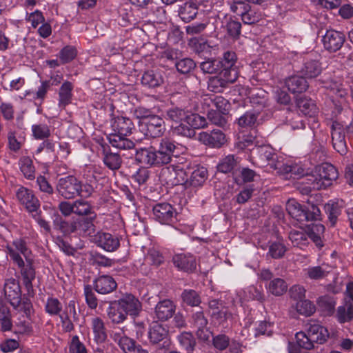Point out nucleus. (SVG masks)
Wrapping results in <instances>:
<instances>
[{
  "label": "nucleus",
  "instance_id": "obj_13",
  "mask_svg": "<svg viewBox=\"0 0 353 353\" xmlns=\"http://www.w3.org/2000/svg\"><path fill=\"white\" fill-rule=\"evenodd\" d=\"M172 261L174 266L180 271L192 274L196 270V256L190 253L176 254L172 256Z\"/></svg>",
  "mask_w": 353,
  "mask_h": 353
},
{
  "label": "nucleus",
  "instance_id": "obj_30",
  "mask_svg": "<svg viewBox=\"0 0 353 353\" xmlns=\"http://www.w3.org/2000/svg\"><path fill=\"white\" fill-rule=\"evenodd\" d=\"M208 178V170L204 167H196L190 174V178L187 177L185 188L189 187H201L205 182Z\"/></svg>",
  "mask_w": 353,
  "mask_h": 353
},
{
  "label": "nucleus",
  "instance_id": "obj_61",
  "mask_svg": "<svg viewBox=\"0 0 353 353\" xmlns=\"http://www.w3.org/2000/svg\"><path fill=\"white\" fill-rule=\"evenodd\" d=\"M181 346L188 352L194 351L196 346V341L190 332H184L178 336Z\"/></svg>",
  "mask_w": 353,
  "mask_h": 353
},
{
  "label": "nucleus",
  "instance_id": "obj_15",
  "mask_svg": "<svg viewBox=\"0 0 353 353\" xmlns=\"http://www.w3.org/2000/svg\"><path fill=\"white\" fill-rule=\"evenodd\" d=\"M345 41V36L343 32L332 29L327 30L322 39L325 49L330 52L340 50Z\"/></svg>",
  "mask_w": 353,
  "mask_h": 353
},
{
  "label": "nucleus",
  "instance_id": "obj_50",
  "mask_svg": "<svg viewBox=\"0 0 353 353\" xmlns=\"http://www.w3.org/2000/svg\"><path fill=\"white\" fill-rule=\"evenodd\" d=\"M20 170L23 176L30 180L35 177V168L33 161L29 157H23L19 160Z\"/></svg>",
  "mask_w": 353,
  "mask_h": 353
},
{
  "label": "nucleus",
  "instance_id": "obj_58",
  "mask_svg": "<svg viewBox=\"0 0 353 353\" xmlns=\"http://www.w3.org/2000/svg\"><path fill=\"white\" fill-rule=\"evenodd\" d=\"M176 70L183 74H189L196 68V63L190 58H183L174 62Z\"/></svg>",
  "mask_w": 353,
  "mask_h": 353
},
{
  "label": "nucleus",
  "instance_id": "obj_41",
  "mask_svg": "<svg viewBox=\"0 0 353 353\" xmlns=\"http://www.w3.org/2000/svg\"><path fill=\"white\" fill-rule=\"evenodd\" d=\"M317 304L325 316H331L334 314L336 300L333 296L325 295L319 298Z\"/></svg>",
  "mask_w": 353,
  "mask_h": 353
},
{
  "label": "nucleus",
  "instance_id": "obj_3",
  "mask_svg": "<svg viewBox=\"0 0 353 353\" xmlns=\"http://www.w3.org/2000/svg\"><path fill=\"white\" fill-rule=\"evenodd\" d=\"M316 175L310 176V181H312V187H306L303 189L304 193L308 194L311 188L313 189H326L331 186L333 181H336L339 176V172L336 168L330 163H323L315 168Z\"/></svg>",
  "mask_w": 353,
  "mask_h": 353
},
{
  "label": "nucleus",
  "instance_id": "obj_37",
  "mask_svg": "<svg viewBox=\"0 0 353 353\" xmlns=\"http://www.w3.org/2000/svg\"><path fill=\"white\" fill-rule=\"evenodd\" d=\"M335 318L341 324L353 321V303H347L345 305L339 306L336 310Z\"/></svg>",
  "mask_w": 353,
  "mask_h": 353
},
{
  "label": "nucleus",
  "instance_id": "obj_7",
  "mask_svg": "<svg viewBox=\"0 0 353 353\" xmlns=\"http://www.w3.org/2000/svg\"><path fill=\"white\" fill-rule=\"evenodd\" d=\"M81 181L74 175L60 178L57 181L56 190L65 199H72L80 195Z\"/></svg>",
  "mask_w": 353,
  "mask_h": 353
},
{
  "label": "nucleus",
  "instance_id": "obj_25",
  "mask_svg": "<svg viewBox=\"0 0 353 353\" xmlns=\"http://www.w3.org/2000/svg\"><path fill=\"white\" fill-rule=\"evenodd\" d=\"M101 154L102 161L108 169L115 171L121 168L123 162L121 156L117 152H112L109 145H102Z\"/></svg>",
  "mask_w": 353,
  "mask_h": 353
},
{
  "label": "nucleus",
  "instance_id": "obj_2",
  "mask_svg": "<svg viewBox=\"0 0 353 353\" xmlns=\"http://www.w3.org/2000/svg\"><path fill=\"white\" fill-rule=\"evenodd\" d=\"M6 252L13 262L20 268L23 284L27 290L28 295L33 296L34 291L32 281L34 280L36 276V271L33 265L34 260L32 259H27L26 261V264H25L20 254L17 252L10 245L6 246Z\"/></svg>",
  "mask_w": 353,
  "mask_h": 353
},
{
  "label": "nucleus",
  "instance_id": "obj_20",
  "mask_svg": "<svg viewBox=\"0 0 353 353\" xmlns=\"http://www.w3.org/2000/svg\"><path fill=\"white\" fill-rule=\"evenodd\" d=\"M141 83L148 88H159L164 83V72L159 68L148 70L142 74Z\"/></svg>",
  "mask_w": 353,
  "mask_h": 353
},
{
  "label": "nucleus",
  "instance_id": "obj_34",
  "mask_svg": "<svg viewBox=\"0 0 353 353\" xmlns=\"http://www.w3.org/2000/svg\"><path fill=\"white\" fill-rule=\"evenodd\" d=\"M228 36L234 41L239 40L241 34V23L238 19L229 17L226 19L225 24L223 26Z\"/></svg>",
  "mask_w": 353,
  "mask_h": 353
},
{
  "label": "nucleus",
  "instance_id": "obj_19",
  "mask_svg": "<svg viewBox=\"0 0 353 353\" xmlns=\"http://www.w3.org/2000/svg\"><path fill=\"white\" fill-rule=\"evenodd\" d=\"M16 196L29 212L34 213L39 209L40 202L31 190L21 187L17 191Z\"/></svg>",
  "mask_w": 353,
  "mask_h": 353
},
{
  "label": "nucleus",
  "instance_id": "obj_46",
  "mask_svg": "<svg viewBox=\"0 0 353 353\" xmlns=\"http://www.w3.org/2000/svg\"><path fill=\"white\" fill-rule=\"evenodd\" d=\"M219 59L208 58L200 63L199 68L204 74H216L221 71Z\"/></svg>",
  "mask_w": 353,
  "mask_h": 353
},
{
  "label": "nucleus",
  "instance_id": "obj_54",
  "mask_svg": "<svg viewBox=\"0 0 353 353\" xmlns=\"http://www.w3.org/2000/svg\"><path fill=\"white\" fill-rule=\"evenodd\" d=\"M237 166V161L234 155H228L223 158L217 165V170L223 173L235 172L234 169Z\"/></svg>",
  "mask_w": 353,
  "mask_h": 353
},
{
  "label": "nucleus",
  "instance_id": "obj_53",
  "mask_svg": "<svg viewBox=\"0 0 353 353\" xmlns=\"http://www.w3.org/2000/svg\"><path fill=\"white\" fill-rule=\"evenodd\" d=\"M159 150L168 157L169 160L172 161V157L174 156V153L177 149L175 141L165 137L160 140L159 146L157 148Z\"/></svg>",
  "mask_w": 353,
  "mask_h": 353
},
{
  "label": "nucleus",
  "instance_id": "obj_64",
  "mask_svg": "<svg viewBox=\"0 0 353 353\" xmlns=\"http://www.w3.org/2000/svg\"><path fill=\"white\" fill-rule=\"evenodd\" d=\"M228 4L230 11L241 17L250 7L249 3L245 0H232Z\"/></svg>",
  "mask_w": 353,
  "mask_h": 353
},
{
  "label": "nucleus",
  "instance_id": "obj_63",
  "mask_svg": "<svg viewBox=\"0 0 353 353\" xmlns=\"http://www.w3.org/2000/svg\"><path fill=\"white\" fill-rule=\"evenodd\" d=\"M287 251L285 245L279 241H274L270 243L268 254L272 259H279L282 258Z\"/></svg>",
  "mask_w": 353,
  "mask_h": 353
},
{
  "label": "nucleus",
  "instance_id": "obj_62",
  "mask_svg": "<svg viewBox=\"0 0 353 353\" xmlns=\"http://www.w3.org/2000/svg\"><path fill=\"white\" fill-rule=\"evenodd\" d=\"M210 315L213 320L216 321L219 325L223 327L225 326V323L228 320L232 319V314L230 312L227 306L215 312H211Z\"/></svg>",
  "mask_w": 353,
  "mask_h": 353
},
{
  "label": "nucleus",
  "instance_id": "obj_52",
  "mask_svg": "<svg viewBox=\"0 0 353 353\" xmlns=\"http://www.w3.org/2000/svg\"><path fill=\"white\" fill-rule=\"evenodd\" d=\"M256 176V172L248 168H242L239 176L236 175V172H233V178L236 184L252 182Z\"/></svg>",
  "mask_w": 353,
  "mask_h": 353
},
{
  "label": "nucleus",
  "instance_id": "obj_12",
  "mask_svg": "<svg viewBox=\"0 0 353 353\" xmlns=\"http://www.w3.org/2000/svg\"><path fill=\"white\" fill-rule=\"evenodd\" d=\"M4 295L14 308H17L21 301V290L19 282L14 278L6 280L4 284Z\"/></svg>",
  "mask_w": 353,
  "mask_h": 353
},
{
  "label": "nucleus",
  "instance_id": "obj_5",
  "mask_svg": "<svg viewBox=\"0 0 353 353\" xmlns=\"http://www.w3.org/2000/svg\"><path fill=\"white\" fill-rule=\"evenodd\" d=\"M136 160L150 167H161L171 162L162 151L154 146L136 150Z\"/></svg>",
  "mask_w": 353,
  "mask_h": 353
},
{
  "label": "nucleus",
  "instance_id": "obj_11",
  "mask_svg": "<svg viewBox=\"0 0 353 353\" xmlns=\"http://www.w3.org/2000/svg\"><path fill=\"white\" fill-rule=\"evenodd\" d=\"M332 143L334 150L341 155L347 152V146L342 123L333 121L331 125Z\"/></svg>",
  "mask_w": 353,
  "mask_h": 353
},
{
  "label": "nucleus",
  "instance_id": "obj_23",
  "mask_svg": "<svg viewBox=\"0 0 353 353\" xmlns=\"http://www.w3.org/2000/svg\"><path fill=\"white\" fill-rule=\"evenodd\" d=\"M176 305L170 299L160 301L154 308L155 317L161 321H165L173 316L175 313Z\"/></svg>",
  "mask_w": 353,
  "mask_h": 353
},
{
  "label": "nucleus",
  "instance_id": "obj_26",
  "mask_svg": "<svg viewBox=\"0 0 353 353\" xmlns=\"http://www.w3.org/2000/svg\"><path fill=\"white\" fill-rule=\"evenodd\" d=\"M97 219V214L92 213L90 216H83L75 220L77 232L83 235L94 236L96 234V225L94 221Z\"/></svg>",
  "mask_w": 353,
  "mask_h": 353
},
{
  "label": "nucleus",
  "instance_id": "obj_33",
  "mask_svg": "<svg viewBox=\"0 0 353 353\" xmlns=\"http://www.w3.org/2000/svg\"><path fill=\"white\" fill-rule=\"evenodd\" d=\"M322 72L321 63L314 59L307 60L303 63L301 70V74L308 79H313L318 77Z\"/></svg>",
  "mask_w": 353,
  "mask_h": 353
},
{
  "label": "nucleus",
  "instance_id": "obj_31",
  "mask_svg": "<svg viewBox=\"0 0 353 353\" xmlns=\"http://www.w3.org/2000/svg\"><path fill=\"white\" fill-rule=\"evenodd\" d=\"M285 85L292 93H302L308 88V83L303 76H292L285 81Z\"/></svg>",
  "mask_w": 353,
  "mask_h": 353
},
{
  "label": "nucleus",
  "instance_id": "obj_6",
  "mask_svg": "<svg viewBox=\"0 0 353 353\" xmlns=\"http://www.w3.org/2000/svg\"><path fill=\"white\" fill-rule=\"evenodd\" d=\"M188 174L181 164L170 165L161 170L160 177L168 185H183L185 187Z\"/></svg>",
  "mask_w": 353,
  "mask_h": 353
},
{
  "label": "nucleus",
  "instance_id": "obj_45",
  "mask_svg": "<svg viewBox=\"0 0 353 353\" xmlns=\"http://www.w3.org/2000/svg\"><path fill=\"white\" fill-rule=\"evenodd\" d=\"M268 291L272 294L279 296L287 292L288 285L286 281L281 278H274L266 285Z\"/></svg>",
  "mask_w": 353,
  "mask_h": 353
},
{
  "label": "nucleus",
  "instance_id": "obj_43",
  "mask_svg": "<svg viewBox=\"0 0 353 353\" xmlns=\"http://www.w3.org/2000/svg\"><path fill=\"white\" fill-rule=\"evenodd\" d=\"M278 172L290 174V177H293L294 179H299L307 175L302 166L298 164H284L283 162L281 168L278 169Z\"/></svg>",
  "mask_w": 353,
  "mask_h": 353
},
{
  "label": "nucleus",
  "instance_id": "obj_51",
  "mask_svg": "<svg viewBox=\"0 0 353 353\" xmlns=\"http://www.w3.org/2000/svg\"><path fill=\"white\" fill-rule=\"evenodd\" d=\"M255 141L256 137L251 134H243L238 138L235 145L239 150H248L253 153L254 148L257 147Z\"/></svg>",
  "mask_w": 353,
  "mask_h": 353
},
{
  "label": "nucleus",
  "instance_id": "obj_35",
  "mask_svg": "<svg viewBox=\"0 0 353 353\" xmlns=\"http://www.w3.org/2000/svg\"><path fill=\"white\" fill-rule=\"evenodd\" d=\"M12 327L11 313L7 303L0 297V330L10 331Z\"/></svg>",
  "mask_w": 353,
  "mask_h": 353
},
{
  "label": "nucleus",
  "instance_id": "obj_21",
  "mask_svg": "<svg viewBox=\"0 0 353 353\" xmlns=\"http://www.w3.org/2000/svg\"><path fill=\"white\" fill-rule=\"evenodd\" d=\"M198 139L206 145L217 148H221L226 141L224 133L220 130L201 132L199 134Z\"/></svg>",
  "mask_w": 353,
  "mask_h": 353
},
{
  "label": "nucleus",
  "instance_id": "obj_24",
  "mask_svg": "<svg viewBox=\"0 0 353 353\" xmlns=\"http://www.w3.org/2000/svg\"><path fill=\"white\" fill-rule=\"evenodd\" d=\"M117 288V283L114 279L109 275H101L93 281V288L97 292L101 294H107L114 291Z\"/></svg>",
  "mask_w": 353,
  "mask_h": 353
},
{
  "label": "nucleus",
  "instance_id": "obj_14",
  "mask_svg": "<svg viewBox=\"0 0 353 353\" xmlns=\"http://www.w3.org/2000/svg\"><path fill=\"white\" fill-rule=\"evenodd\" d=\"M236 78L223 72H219L214 77H211L208 81V89L213 92L221 93L229 86L230 84L234 83Z\"/></svg>",
  "mask_w": 353,
  "mask_h": 353
},
{
  "label": "nucleus",
  "instance_id": "obj_59",
  "mask_svg": "<svg viewBox=\"0 0 353 353\" xmlns=\"http://www.w3.org/2000/svg\"><path fill=\"white\" fill-rule=\"evenodd\" d=\"M258 117V112L247 111L238 119L237 123L241 128L253 127L256 122Z\"/></svg>",
  "mask_w": 353,
  "mask_h": 353
},
{
  "label": "nucleus",
  "instance_id": "obj_55",
  "mask_svg": "<svg viewBox=\"0 0 353 353\" xmlns=\"http://www.w3.org/2000/svg\"><path fill=\"white\" fill-rule=\"evenodd\" d=\"M273 334V324L269 321H262L255 324L254 330V337L260 336H270Z\"/></svg>",
  "mask_w": 353,
  "mask_h": 353
},
{
  "label": "nucleus",
  "instance_id": "obj_10",
  "mask_svg": "<svg viewBox=\"0 0 353 353\" xmlns=\"http://www.w3.org/2000/svg\"><path fill=\"white\" fill-rule=\"evenodd\" d=\"M140 127L145 137L153 139L161 137L166 130L165 121L159 115L148 121H141Z\"/></svg>",
  "mask_w": 353,
  "mask_h": 353
},
{
  "label": "nucleus",
  "instance_id": "obj_39",
  "mask_svg": "<svg viewBox=\"0 0 353 353\" xmlns=\"http://www.w3.org/2000/svg\"><path fill=\"white\" fill-rule=\"evenodd\" d=\"M73 85L71 82L65 81L63 83L59 91V106L65 108L72 101Z\"/></svg>",
  "mask_w": 353,
  "mask_h": 353
},
{
  "label": "nucleus",
  "instance_id": "obj_49",
  "mask_svg": "<svg viewBox=\"0 0 353 353\" xmlns=\"http://www.w3.org/2000/svg\"><path fill=\"white\" fill-rule=\"evenodd\" d=\"M185 123L190 128H192L194 130L205 128L207 125L206 119L204 117L189 111L187 112Z\"/></svg>",
  "mask_w": 353,
  "mask_h": 353
},
{
  "label": "nucleus",
  "instance_id": "obj_29",
  "mask_svg": "<svg viewBox=\"0 0 353 353\" xmlns=\"http://www.w3.org/2000/svg\"><path fill=\"white\" fill-rule=\"evenodd\" d=\"M307 332L309 334L308 337L312 338V341L316 343L323 344L329 338L327 329L317 323H310Z\"/></svg>",
  "mask_w": 353,
  "mask_h": 353
},
{
  "label": "nucleus",
  "instance_id": "obj_1",
  "mask_svg": "<svg viewBox=\"0 0 353 353\" xmlns=\"http://www.w3.org/2000/svg\"><path fill=\"white\" fill-rule=\"evenodd\" d=\"M112 132L107 136L109 143L119 150H132L135 143L128 136L132 133L134 125L132 121L126 117L117 116L110 121Z\"/></svg>",
  "mask_w": 353,
  "mask_h": 353
},
{
  "label": "nucleus",
  "instance_id": "obj_8",
  "mask_svg": "<svg viewBox=\"0 0 353 353\" xmlns=\"http://www.w3.org/2000/svg\"><path fill=\"white\" fill-rule=\"evenodd\" d=\"M153 219L161 224L171 225L177 221V211L169 203L155 204L152 208Z\"/></svg>",
  "mask_w": 353,
  "mask_h": 353
},
{
  "label": "nucleus",
  "instance_id": "obj_42",
  "mask_svg": "<svg viewBox=\"0 0 353 353\" xmlns=\"http://www.w3.org/2000/svg\"><path fill=\"white\" fill-rule=\"evenodd\" d=\"M249 98L253 107L262 108L268 104V95L263 90H251L249 92Z\"/></svg>",
  "mask_w": 353,
  "mask_h": 353
},
{
  "label": "nucleus",
  "instance_id": "obj_57",
  "mask_svg": "<svg viewBox=\"0 0 353 353\" xmlns=\"http://www.w3.org/2000/svg\"><path fill=\"white\" fill-rule=\"evenodd\" d=\"M181 298L183 303L192 307L198 306L201 303L199 294L194 290H184Z\"/></svg>",
  "mask_w": 353,
  "mask_h": 353
},
{
  "label": "nucleus",
  "instance_id": "obj_48",
  "mask_svg": "<svg viewBox=\"0 0 353 353\" xmlns=\"http://www.w3.org/2000/svg\"><path fill=\"white\" fill-rule=\"evenodd\" d=\"M188 110L174 106L165 111V119L175 123L185 122Z\"/></svg>",
  "mask_w": 353,
  "mask_h": 353
},
{
  "label": "nucleus",
  "instance_id": "obj_32",
  "mask_svg": "<svg viewBox=\"0 0 353 353\" xmlns=\"http://www.w3.org/2000/svg\"><path fill=\"white\" fill-rule=\"evenodd\" d=\"M91 323L94 341L98 344L104 343L108 335L103 321L100 317H94Z\"/></svg>",
  "mask_w": 353,
  "mask_h": 353
},
{
  "label": "nucleus",
  "instance_id": "obj_27",
  "mask_svg": "<svg viewBox=\"0 0 353 353\" xmlns=\"http://www.w3.org/2000/svg\"><path fill=\"white\" fill-rule=\"evenodd\" d=\"M199 7L192 1H187L179 6L178 14L185 23H189L194 20L198 14Z\"/></svg>",
  "mask_w": 353,
  "mask_h": 353
},
{
  "label": "nucleus",
  "instance_id": "obj_4",
  "mask_svg": "<svg viewBox=\"0 0 353 353\" xmlns=\"http://www.w3.org/2000/svg\"><path fill=\"white\" fill-rule=\"evenodd\" d=\"M286 210L292 219L300 223L321 220V210L314 204H308L307 206H304L295 199H290L286 203Z\"/></svg>",
  "mask_w": 353,
  "mask_h": 353
},
{
  "label": "nucleus",
  "instance_id": "obj_18",
  "mask_svg": "<svg viewBox=\"0 0 353 353\" xmlns=\"http://www.w3.org/2000/svg\"><path fill=\"white\" fill-rule=\"evenodd\" d=\"M318 81L323 88L330 90L331 93L341 98L344 97L345 92L342 88L341 80L336 77L334 72L324 73Z\"/></svg>",
  "mask_w": 353,
  "mask_h": 353
},
{
  "label": "nucleus",
  "instance_id": "obj_17",
  "mask_svg": "<svg viewBox=\"0 0 353 353\" xmlns=\"http://www.w3.org/2000/svg\"><path fill=\"white\" fill-rule=\"evenodd\" d=\"M127 316H137L142 310V304L133 294L126 293L117 300Z\"/></svg>",
  "mask_w": 353,
  "mask_h": 353
},
{
  "label": "nucleus",
  "instance_id": "obj_60",
  "mask_svg": "<svg viewBox=\"0 0 353 353\" xmlns=\"http://www.w3.org/2000/svg\"><path fill=\"white\" fill-rule=\"evenodd\" d=\"M73 213L79 216H90L92 213V208L90 203L83 200H76L73 202Z\"/></svg>",
  "mask_w": 353,
  "mask_h": 353
},
{
  "label": "nucleus",
  "instance_id": "obj_44",
  "mask_svg": "<svg viewBox=\"0 0 353 353\" xmlns=\"http://www.w3.org/2000/svg\"><path fill=\"white\" fill-rule=\"evenodd\" d=\"M119 345L125 353H149L147 350L143 349L141 345L129 337L121 338Z\"/></svg>",
  "mask_w": 353,
  "mask_h": 353
},
{
  "label": "nucleus",
  "instance_id": "obj_40",
  "mask_svg": "<svg viewBox=\"0 0 353 353\" xmlns=\"http://www.w3.org/2000/svg\"><path fill=\"white\" fill-rule=\"evenodd\" d=\"M296 106L305 116L312 117L317 112L315 103L310 99L300 97L296 99Z\"/></svg>",
  "mask_w": 353,
  "mask_h": 353
},
{
  "label": "nucleus",
  "instance_id": "obj_36",
  "mask_svg": "<svg viewBox=\"0 0 353 353\" xmlns=\"http://www.w3.org/2000/svg\"><path fill=\"white\" fill-rule=\"evenodd\" d=\"M53 225L54 229L59 230L65 236L70 235L72 233L77 232L75 220L70 221H66L59 215L55 216V218L53 220Z\"/></svg>",
  "mask_w": 353,
  "mask_h": 353
},
{
  "label": "nucleus",
  "instance_id": "obj_56",
  "mask_svg": "<svg viewBox=\"0 0 353 353\" xmlns=\"http://www.w3.org/2000/svg\"><path fill=\"white\" fill-rule=\"evenodd\" d=\"M308 333L299 332L295 335L296 345L298 348L306 350H312L314 347V341H312V338L308 337Z\"/></svg>",
  "mask_w": 353,
  "mask_h": 353
},
{
  "label": "nucleus",
  "instance_id": "obj_22",
  "mask_svg": "<svg viewBox=\"0 0 353 353\" xmlns=\"http://www.w3.org/2000/svg\"><path fill=\"white\" fill-rule=\"evenodd\" d=\"M218 59H219V61L221 62L220 67L221 71L238 79V68L235 65L237 61V57L234 52L226 51L223 54V57Z\"/></svg>",
  "mask_w": 353,
  "mask_h": 353
},
{
  "label": "nucleus",
  "instance_id": "obj_16",
  "mask_svg": "<svg viewBox=\"0 0 353 353\" xmlns=\"http://www.w3.org/2000/svg\"><path fill=\"white\" fill-rule=\"evenodd\" d=\"M93 239L99 247L107 252L116 251L120 246L121 238L108 232H98Z\"/></svg>",
  "mask_w": 353,
  "mask_h": 353
},
{
  "label": "nucleus",
  "instance_id": "obj_38",
  "mask_svg": "<svg viewBox=\"0 0 353 353\" xmlns=\"http://www.w3.org/2000/svg\"><path fill=\"white\" fill-rule=\"evenodd\" d=\"M148 334L150 342L157 344L168 337V330L163 325L156 323L150 327Z\"/></svg>",
  "mask_w": 353,
  "mask_h": 353
},
{
  "label": "nucleus",
  "instance_id": "obj_9",
  "mask_svg": "<svg viewBox=\"0 0 353 353\" xmlns=\"http://www.w3.org/2000/svg\"><path fill=\"white\" fill-rule=\"evenodd\" d=\"M253 154L262 166L269 165L270 168L278 170L282 165V161L276 160V154L269 145H263L254 148Z\"/></svg>",
  "mask_w": 353,
  "mask_h": 353
},
{
  "label": "nucleus",
  "instance_id": "obj_47",
  "mask_svg": "<svg viewBox=\"0 0 353 353\" xmlns=\"http://www.w3.org/2000/svg\"><path fill=\"white\" fill-rule=\"evenodd\" d=\"M324 208L330 225L334 227L337 222L338 216L341 213V207L337 202L330 201L325 205Z\"/></svg>",
  "mask_w": 353,
  "mask_h": 353
},
{
  "label": "nucleus",
  "instance_id": "obj_28",
  "mask_svg": "<svg viewBox=\"0 0 353 353\" xmlns=\"http://www.w3.org/2000/svg\"><path fill=\"white\" fill-rule=\"evenodd\" d=\"M107 316L114 324L121 323L125 321L128 317L125 311L121 309L120 304L117 300L109 302V306L107 309Z\"/></svg>",
  "mask_w": 353,
  "mask_h": 353
}]
</instances>
